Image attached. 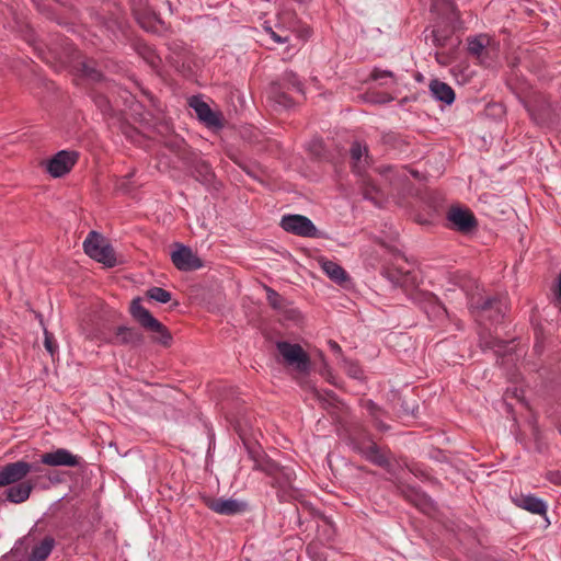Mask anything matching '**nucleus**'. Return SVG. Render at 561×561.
Wrapping results in <instances>:
<instances>
[{"instance_id":"1","label":"nucleus","mask_w":561,"mask_h":561,"mask_svg":"<svg viewBox=\"0 0 561 561\" xmlns=\"http://www.w3.org/2000/svg\"><path fill=\"white\" fill-rule=\"evenodd\" d=\"M131 318L148 333L152 343L170 347L173 336L170 330L141 305V298L135 297L129 306Z\"/></svg>"},{"instance_id":"2","label":"nucleus","mask_w":561,"mask_h":561,"mask_svg":"<svg viewBox=\"0 0 561 561\" xmlns=\"http://www.w3.org/2000/svg\"><path fill=\"white\" fill-rule=\"evenodd\" d=\"M468 306L472 313L486 316L492 322L500 323L507 311V298L502 295L486 296L478 286L468 293Z\"/></svg>"},{"instance_id":"3","label":"nucleus","mask_w":561,"mask_h":561,"mask_svg":"<svg viewBox=\"0 0 561 561\" xmlns=\"http://www.w3.org/2000/svg\"><path fill=\"white\" fill-rule=\"evenodd\" d=\"M468 306L472 313L486 316L492 322L500 323L507 311V298L502 295L486 296L478 286L468 293Z\"/></svg>"},{"instance_id":"4","label":"nucleus","mask_w":561,"mask_h":561,"mask_svg":"<svg viewBox=\"0 0 561 561\" xmlns=\"http://www.w3.org/2000/svg\"><path fill=\"white\" fill-rule=\"evenodd\" d=\"M249 453L254 460L253 469L263 471L272 478V485L274 488H278L283 492L282 495L279 494L280 497L285 494L294 496V493L297 492V488L294 486L296 474L291 468L280 467L278 463L270 459L261 461L254 457L252 450Z\"/></svg>"},{"instance_id":"5","label":"nucleus","mask_w":561,"mask_h":561,"mask_svg":"<svg viewBox=\"0 0 561 561\" xmlns=\"http://www.w3.org/2000/svg\"><path fill=\"white\" fill-rule=\"evenodd\" d=\"M83 250L89 257L106 267H114L117 264L113 247L96 231L89 232L83 242Z\"/></svg>"},{"instance_id":"6","label":"nucleus","mask_w":561,"mask_h":561,"mask_svg":"<svg viewBox=\"0 0 561 561\" xmlns=\"http://www.w3.org/2000/svg\"><path fill=\"white\" fill-rule=\"evenodd\" d=\"M276 348L288 366L295 367L299 373L309 371L311 364L310 357L301 345L287 341H278Z\"/></svg>"},{"instance_id":"7","label":"nucleus","mask_w":561,"mask_h":561,"mask_svg":"<svg viewBox=\"0 0 561 561\" xmlns=\"http://www.w3.org/2000/svg\"><path fill=\"white\" fill-rule=\"evenodd\" d=\"M533 122L540 127H549L556 122L552 104L543 95H537L525 104Z\"/></svg>"},{"instance_id":"8","label":"nucleus","mask_w":561,"mask_h":561,"mask_svg":"<svg viewBox=\"0 0 561 561\" xmlns=\"http://www.w3.org/2000/svg\"><path fill=\"white\" fill-rule=\"evenodd\" d=\"M412 300L431 321H443L448 318L446 307L433 293L417 290L412 295Z\"/></svg>"},{"instance_id":"9","label":"nucleus","mask_w":561,"mask_h":561,"mask_svg":"<svg viewBox=\"0 0 561 561\" xmlns=\"http://www.w3.org/2000/svg\"><path fill=\"white\" fill-rule=\"evenodd\" d=\"M93 20L100 26L106 28L113 36L118 34L125 35L128 28V21L125 11L117 4L108 12L107 15L99 12L93 13Z\"/></svg>"},{"instance_id":"10","label":"nucleus","mask_w":561,"mask_h":561,"mask_svg":"<svg viewBox=\"0 0 561 561\" xmlns=\"http://www.w3.org/2000/svg\"><path fill=\"white\" fill-rule=\"evenodd\" d=\"M280 227L289 233L305 238H317L319 231L313 222L304 215H285L280 220Z\"/></svg>"},{"instance_id":"11","label":"nucleus","mask_w":561,"mask_h":561,"mask_svg":"<svg viewBox=\"0 0 561 561\" xmlns=\"http://www.w3.org/2000/svg\"><path fill=\"white\" fill-rule=\"evenodd\" d=\"M79 160L76 150H60L46 161V171L53 178H61L68 174Z\"/></svg>"},{"instance_id":"12","label":"nucleus","mask_w":561,"mask_h":561,"mask_svg":"<svg viewBox=\"0 0 561 561\" xmlns=\"http://www.w3.org/2000/svg\"><path fill=\"white\" fill-rule=\"evenodd\" d=\"M446 219L450 222V228L468 234L474 231L478 227V220L474 214L469 208H462L460 206H453L449 208L446 215Z\"/></svg>"},{"instance_id":"13","label":"nucleus","mask_w":561,"mask_h":561,"mask_svg":"<svg viewBox=\"0 0 561 561\" xmlns=\"http://www.w3.org/2000/svg\"><path fill=\"white\" fill-rule=\"evenodd\" d=\"M134 15L140 27L146 32L160 36L169 32V24L151 8L135 9Z\"/></svg>"},{"instance_id":"14","label":"nucleus","mask_w":561,"mask_h":561,"mask_svg":"<svg viewBox=\"0 0 561 561\" xmlns=\"http://www.w3.org/2000/svg\"><path fill=\"white\" fill-rule=\"evenodd\" d=\"M174 245L176 249L171 253V261L178 270L192 272L203 267V261L190 247L178 242Z\"/></svg>"},{"instance_id":"15","label":"nucleus","mask_w":561,"mask_h":561,"mask_svg":"<svg viewBox=\"0 0 561 561\" xmlns=\"http://www.w3.org/2000/svg\"><path fill=\"white\" fill-rule=\"evenodd\" d=\"M31 471L32 467L27 461L9 462L0 468V486H9L23 481Z\"/></svg>"},{"instance_id":"16","label":"nucleus","mask_w":561,"mask_h":561,"mask_svg":"<svg viewBox=\"0 0 561 561\" xmlns=\"http://www.w3.org/2000/svg\"><path fill=\"white\" fill-rule=\"evenodd\" d=\"M82 458L73 455L66 448L45 453L41 456L39 463L50 467H78L81 466Z\"/></svg>"},{"instance_id":"17","label":"nucleus","mask_w":561,"mask_h":561,"mask_svg":"<svg viewBox=\"0 0 561 561\" xmlns=\"http://www.w3.org/2000/svg\"><path fill=\"white\" fill-rule=\"evenodd\" d=\"M204 503L213 512L226 516L241 514L245 512L248 507L247 503L234 499L205 497Z\"/></svg>"},{"instance_id":"18","label":"nucleus","mask_w":561,"mask_h":561,"mask_svg":"<svg viewBox=\"0 0 561 561\" xmlns=\"http://www.w3.org/2000/svg\"><path fill=\"white\" fill-rule=\"evenodd\" d=\"M190 106L195 111L197 118L209 128H222L221 114L214 112L210 106L197 96H192Z\"/></svg>"},{"instance_id":"19","label":"nucleus","mask_w":561,"mask_h":561,"mask_svg":"<svg viewBox=\"0 0 561 561\" xmlns=\"http://www.w3.org/2000/svg\"><path fill=\"white\" fill-rule=\"evenodd\" d=\"M110 343L138 347L145 343V335L136 328L119 325L115 329L114 337Z\"/></svg>"},{"instance_id":"20","label":"nucleus","mask_w":561,"mask_h":561,"mask_svg":"<svg viewBox=\"0 0 561 561\" xmlns=\"http://www.w3.org/2000/svg\"><path fill=\"white\" fill-rule=\"evenodd\" d=\"M425 38H431L433 45L438 48L454 49L460 43L457 37H454V26L434 27L431 35H426Z\"/></svg>"},{"instance_id":"21","label":"nucleus","mask_w":561,"mask_h":561,"mask_svg":"<svg viewBox=\"0 0 561 561\" xmlns=\"http://www.w3.org/2000/svg\"><path fill=\"white\" fill-rule=\"evenodd\" d=\"M348 445L358 454H362L368 444L375 442L371 434L362 425H354L348 431Z\"/></svg>"},{"instance_id":"22","label":"nucleus","mask_w":561,"mask_h":561,"mask_svg":"<svg viewBox=\"0 0 561 561\" xmlns=\"http://www.w3.org/2000/svg\"><path fill=\"white\" fill-rule=\"evenodd\" d=\"M33 489L34 484L30 480H23L19 483L9 485L4 491V495L9 502L20 504L30 497Z\"/></svg>"},{"instance_id":"23","label":"nucleus","mask_w":561,"mask_h":561,"mask_svg":"<svg viewBox=\"0 0 561 561\" xmlns=\"http://www.w3.org/2000/svg\"><path fill=\"white\" fill-rule=\"evenodd\" d=\"M55 546V538L51 536H46L41 540V542L36 543L32 548V551L27 557L19 561H45L54 550Z\"/></svg>"},{"instance_id":"24","label":"nucleus","mask_w":561,"mask_h":561,"mask_svg":"<svg viewBox=\"0 0 561 561\" xmlns=\"http://www.w3.org/2000/svg\"><path fill=\"white\" fill-rule=\"evenodd\" d=\"M428 87H430L432 96L436 101L443 102L447 105H450L454 103L455 98H456L455 91L446 82H443L438 79H433V80H431Z\"/></svg>"},{"instance_id":"25","label":"nucleus","mask_w":561,"mask_h":561,"mask_svg":"<svg viewBox=\"0 0 561 561\" xmlns=\"http://www.w3.org/2000/svg\"><path fill=\"white\" fill-rule=\"evenodd\" d=\"M287 91L282 88V84L272 82L267 88V99L280 108H290L294 106V101Z\"/></svg>"},{"instance_id":"26","label":"nucleus","mask_w":561,"mask_h":561,"mask_svg":"<svg viewBox=\"0 0 561 561\" xmlns=\"http://www.w3.org/2000/svg\"><path fill=\"white\" fill-rule=\"evenodd\" d=\"M508 342L492 336L491 334L480 336V347L482 351L491 350L501 357H504L508 353Z\"/></svg>"},{"instance_id":"27","label":"nucleus","mask_w":561,"mask_h":561,"mask_svg":"<svg viewBox=\"0 0 561 561\" xmlns=\"http://www.w3.org/2000/svg\"><path fill=\"white\" fill-rule=\"evenodd\" d=\"M322 271L339 285L344 284L347 279L346 271L337 263L330 260L320 261Z\"/></svg>"},{"instance_id":"28","label":"nucleus","mask_w":561,"mask_h":561,"mask_svg":"<svg viewBox=\"0 0 561 561\" xmlns=\"http://www.w3.org/2000/svg\"><path fill=\"white\" fill-rule=\"evenodd\" d=\"M369 462L386 468L389 466V459L386 453L375 443L368 444L367 448L360 454Z\"/></svg>"},{"instance_id":"29","label":"nucleus","mask_w":561,"mask_h":561,"mask_svg":"<svg viewBox=\"0 0 561 561\" xmlns=\"http://www.w3.org/2000/svg\"><path fill=\"white\" fill-rule=\"evenodd\" d=\"M517 505L533 514L546 515L547 513V504L543 500L535 496V495H523Z\"/></svg>"},{"instance_id":"30","label":"nucleus","mask_w":561,"mask_h":561,"mask_svg":"<svg viewBox=\"0 0 561 561\" xmlns=\"http://www.w3.org/2000/svg\"><path fill=\"white\" fill-rule=\"evenodd\" d=\"M192 173L196 181L205 185H210L215 179L210 164L204 160L195 161Z\"/></svg>"},{"instance_id":"31","label":"nucleus","mask_w":561,"mask_h":561,"mask_svg":"<svg viewBox=\"0 0 561 561\" xmlns=\"http://www.w3.org/2000/svg\"><path fill=\"white\" fill-rule=\"evenodd\" d=\"M135 50L152 68L159 67L161 59L150 45L139 41L135 43Z\"/></svg>"},{"instance_id":"32","label":"nucleus","mask_w":561,"mask_h":561,"mask_svg":"<svg viewBox=\"0 0 561 561\" xmlns=\"http://www.w3.org/2000/svg\"><path fill=\"white\" fill-rule=\"evenodd\" d=\"M78 71L82 77L93 81L99 82L103 79V75L101 70L98 68V64L93 59H87L78 65Z\"/></svg>"},{"instance_id":"33","label":"nucleus","mask_w":561,"mask_h":561,"mask_svg":"<svg viewBox=\"0 0 561 561\" xmlns=\"http://www.w3.org/2000/svg\"><path fill=\"white\" fill-rule=\"evenodd\" d=\"M273 82L282 84V88H284L285 90H295L299 93H304V84L301 83L297 75L293 71L284 72L279 80Z\"/></svg>"},{"instance_id":"34","label":"nucleus","mask_w":561,"mask_h":561,"mask_svg":"<svg viewBox=\"0 0 561 561\" xmlns=\"http://www.w3.org/2000/svg\"><path fill=\"white\" fill-rule=\"evenodd\" d=\"M362 194L365 199L373 202L376 206H380L383 195L370 180H363Z\"/></svg>"},{"instance_id":"35","label":"nucleus","mask_w":561,"mask_h":561,"mask_svg":"<svg viewBox=\"0 0 561 561\" xmlns=\"http://www.w3.org/2000/svg\"><path fill=\"white\" fill-rule=\"evenodd\" d=\"M488 37L485 35H479L472 38H468V51L470 55L481 58L485 51V43Z\"/></svg>"},{"instance_id":"36","label":"nucleus","mask_w":561,"mask_h":561,"mask_svg":"<svg viewBox=\"0 0 561 561\" xmlns=\"http://www.w3.org/2000/svg\"><path fill=\"white\" fill-rule=\"evenodd\" d=\"M265 290L267 302L273 309L279 312L282 309L287 307L288 300L280 296L276 290L268 286H265Z\"/></svg>"},{"instance_id":"37","label":"nucleus","mask_w":561,"mask_h":561,"mask_svg":"<svg viewBox=\"0 0 561 561\" xmlns=\"http://www.w3.org/2000/svg\"><path fill=\"white\" fill-rule=\"evenodd\" d=\"M146 297L160 304H167L171 300L172 295L164 288L153 286L146 291Z\"/></svg>"},{"instance_id":"38","label":"nucleus","mask_w":561,"mask_h":561,"mask_svg":"<svg viewBox=\"0 0 561 561\" xmlns=\"http://www.w3.org/2000/svg\"><path fill=\"white\" fill-rule=\"evenodd\" d=\"M279 313L284 317V319L293 322H298L301 319L300 311L295 308L290 301L287 302V307L282 309Z\"/></svg>"},{"instance_id":"39","label":"nucleus","mask_w":561,"mask_h":561,"mask_svg":"<svg viewBox=\"0 0 561 561\" xmlns=\"http://www.w3.org/2000/svg\"><path fill=\"white\" fill-rule=\"evenodd\" d=\"M368 149L365 145H362L359 141H354L350 148L351 159L354 162H359L364 154H367Z\"/></svg>"},{"instance_id":"40","label":"nucleus","mask_w":561,"mask_h":561,"mask_svg":"<svg viewBox=\"0 0 561 561\" xmlns=\"http://www.w3.org/2000/svg\"><path fill=\"white\" fill-rule=\"evenodd\" d=\"M385 275L396 286H403L405 279L408 278V274H404L400 271L388 270L385 272Z\"/></svg>"},{"instance_id":"41","label":"nucleus","mask_w":561,"mask_h":561,"mask_svg":"<svg viewBox=\"0 0 561 561\" xmlns=\"http://www.w3.org/2000/svg\"><path fill=\"white\" fill-rule=\"evenodd\" d=\"M44 346L46 351L50 354L51 357L55 356L58 352V346L55 342L53 333L48 332L46 329H44Z\"/></svg>"},{"instance_id":"42","label":"nucleus","mask_w":561,"mask_h":561,"mask_svg":"<svg viewBox=\"0 0 561 561\" xmlns=\"http://www.w3.org/2000/svg\"><path fill=\"white\" fill-rule=\"evenodd\" d=\"M346 373L350 377H352L354 379H362V377H363L362 368L359 367L358 364H356L354 362L346 363Z\"/></svg>"},{"instance_id":"43","label":"nucleus","mask_w":561,"mask_h":561,"mask_svg":"<svg viewBox=\"0 0 561 561\" xmlns=\"http://www.w3.org/2000/svg\"><path fill=\"white\" fill-rule=\"evenodd\" d=\"M381 141L385 144V145H390L392 147H397L400 142V137L397 133L394 131H389V133H385L382 136H381Z\"/></svg>"},{"instance_id":"44","label":"nucleus","mask_w":561,"mask_h":561,"mask_svg":"<svg viewBox=\"0 0 561 561\" xmlns=\"http://www.w3.org/2000/svg\"><path fill=\"white\" fill-rule=\"evenodd\" d=\"M264 31L270 34L272 39L277 44H285L288 42V36H280L271 26L264 25Z\"/></svg>"},{"instance_id":"45","label":"nucleus","mask_w":561,"mask_h":561,"mask_svg":"<svg viewBox=\"0 0 561 561\" xmlns=\"http://www.w3.org/2000/svg\"><path fill=\"white\" fill-rule=\"evenodd\" d=\"M371 79L374 80H382L385 78H393L394 75L393 72L389 71V70H381V69H378V68H375L373 71H371V75H370Z\"/></svg>"},{"instance_id":"46","label":"nucleus","mask_w":561,"mask_h":561,"mask_svg":"<svg viewBox=\"0 0 561 561\" xmlns=\"http://www.w3.org/2000/svg\"><path fill=\"white\" fill-rule=\"evenodd\" d=\"M398 176L402 179H408V175H412L415 179H420V172L417 170L409 169L408 167H402L398 171Z\"/></svg>"},{"instance_id":"47","label":"nucleus","mask_w":561,"mask_h":561,"mask_svg":"<svg viewBox=\"0 0 561 561\" xmlns=\"http://www.w3.org/2000/svg\"><path fill=\"white\" fill-rule=\"evenodd\" d=\"M535 335H536V342H535V345H534V351L536 354L540 355L543 351V345H542V341H541V331L539 329H536L535 330Z\"/></svg>"},{"instance_id":"48","label":"nucleus","mask_w":561,"mask_h":561,"mask_svg":"<svg viewBox=\"0 0 561 561\" xmlns=\"http://www.w3.org/2000/svg\"><path fill=\"white\" fill-rule=\"evenodd\" d=\"M365 407L368 410V412L373 419H376L378 416V413L380 412V408L374 401L368 400L366 402Z\"/></svg>"},{"instance_id":"49","label":"nucleus","mask_w":561,"mask_h":561,"mask_svg":"<svg viewBox=\"0 0 561 561\" xmlns=\"http://www.w3.org/2000/svg\"><path fill=\"white\" fill-rule=\"evenodd\" d=\"M547 478L551 483L556 485H561V473L559 471L549 472Z\"/></svg>"},{"instance_id":"50","label":"nucleus","mask_w":561,"mask_h":561,"mask_svg":"<svg viewBox=\"0 0 561 561\" xmlns=\"http://www.w3.org/2000/svg\"><path fill=\"white\" fill-rule=\"evenodd\" d=\"M374 425L380 432H386L389 430V425L385 424L381 420L378 419V416L374 419Z\"/></svg>"},{"instance_id":"51","label":"nucleus","mask_w":561,"mask_h":561,"mask_svg":"<svg viewBox=\"0 0 561 561\" xmlns=\"http://www.w3.org/2000/svg\"><path fill=\"white\" fill-rule=\"evenodd\" d=\"M329 345H330V347H331V350L333 352H335V353H341L342 352L341 346L335 341L330 340L329 341Z\"/></svg>"},{"instance_id":"52","label":"nucleus","mask_w":561,"mask_h":561,"mask_svg":"<svg viewBox=\"0 0 561 561\" xmlns=\"http://www.w3.org/2000/svg\"><path fill=\"white\" fill-rule=\"evenodd\" d=\"M459 18H460L459 12L457 11V9L455 7H453L450 22L454 23V22L458 21Z\"/></svg>"},{"instance_id":"53","label":"nucleus","mask_w":561,"mask_h":561,"mask_svg":"<svg viewBox=\"0 0 561 561\" xmlns=\"http://www.w3.org/2000/svg\"><path fill=\"white\" fill-rule=\"evenodd\" d=\"M558 298H559V300H561V271L558 276Z\"/></svg>"},{"instance_id":"54","label":"nucleus","mask_w":561,"mask_h":561,"mask_svg":"<svg viewBox=\"0 0 561 561\" xmlns=\"http://www.w3.org/2000/svg\"><path fill=\"white\" fill-rule=\"evenodd\" d=\"M28 465L32 467V471L31 472H39L41 471V466L38 463H31V462H28Z\"/></svg>"},{"instance_id":"55","label":"nucleus","mask_w":561,"mask_h":561,"mask_svg":"<svg viewBox=\"0 0 561 561\" xmlns=\"http://www.w3.org/2000/svg\"><path fill=\"white\" fill-rule=\"evenodd\" d=\"M99 104H100V106H103V105L107 106L108 102H107V100L105 98L102 96V98H100Z\"/></svg>"},{"instance_id":"56","label":"nucleus","mask_w":561,"mask_h":561,"mask_svg":"<svg viewBox=\"0 0 561 561\" xmlns=\"http://www.w3.org/2000/svg\"><path fill=\"white\" fill-rule=\"evenodd\" d=\"M442 57H443V54L436 53V59H437V61H438V62H440V64H446V61H445V60H443V59H442Z\"/></svg>"},{"instance_id":"57","label":"nucleus","mask_w":561,"mask_h":561,"mask_svg":"<svg viewBox=\"0 0 561 561\" xmlns=\"http://www.w3.org/2000/svg\"><path fill=\"white\" fill-rule=\"evenodd\" d=\"M411 473H413L414 476H417V472L414 470H411Z\"/></svg>"},{"instance_id":"58","label":"nucleus","mask_w":561,"mask_h":561,"mask_svg":"<svg viewBox=\"0 0 561 561\" xmlns=\"http://www.w3.org/2000/svg\"><path fill=\"white\" fill-rule=\"evenodd\" d=\"M411 473H413L414 476H417V472L414 470H411Z\"/></svg>"},{"instance_id":"59","label":"nucleus","mask_w":561,"mask_h":561,"mask_svg":"<svg viewBox=\"0 0 561 561\" xmlns=\"http://www.w3.org/2000/svg\"><path fill=\"white\" fill-rule=\"evenodd\" d=\"M411 473H413L414 476H417V472L414 470H411Z\"/></svg>"}]
</instances>
